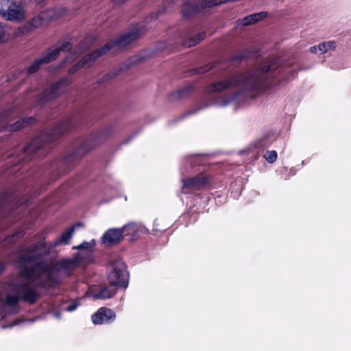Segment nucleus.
I'll return each mask as SVG.
<instances>
[{
  "label": "nucleus",
  "mask_w": 351,
  "mask_h": 351,
  "mask_svg": "<svg viewBox=\"0 0 351 351\" xmlns=\"http://www.w3.org/2000/svg\"><path fill=\"white\" fill-rule=\"evenodd\" d=\"M251 53V51L243 49L217 64H206L197 69V73H204L212 69L215 71L217 67H219V70L223 72L219 80L206 87V92L208 93H221L243 86L242 89L236 90L217 101L216 104L219 107H225L232 104H242L248 99L254 97V92L261 93L280 84L282 68L278 58L267 60L245 72H233L250 57Z\"/></svg>",
  "instance_id": "obj_1"
},
{
  "label": "nucleus",
  "mask_w": 351,
  "mask_h": 351,
  "mask_svg": "<svg viewBox=\"0 0 351 351\" xmlns=\"http://www.w3.org/2000/svg\"><path fill=\"white\" fill-rule=\"evenodd\" d=\"M114 132L112 125L96 131L86 136L75 145V149L70 154L55 160L45 168L38 167L29 171L25 177L17 181L16 188L0 193V217L5 209L9 207L12 201L19 197L27 188L43 191L51 182L62 174L71 171L75 163L88 152L104 143Z\"/></svg>",
  "instance_id": "obj_2"
},
{
  "label": "nucleus",
  "mask_w": 351,
  "mask_h": 351,
  "mask_svg": "<svg viewBox=\"0 0 351 351\" xmlns=\"http://www.w3.org/2000/svg\"><path fill=\"white\" fill-rule=\"evenodd\" d=\"M104 110V109H99L88 116L75 117L60 122L53 128L32 139L29 145L24 147L20 153L18 162L26 163L34 157L41 158L45 156L49 152L47 147L49 143L58 140L62 134L70 130L78 129L88 122L89 119L99 120L101 119L106 115V113L103 112Z\"/></svg>",
  "instance_id": "obj_3"
},
{
  "label": "nucleus",
  "mask_w": 351,
  "mask_h": 351,
  "mask_svg": "<svg viewBox=\"0 0 351 351\" xmlns=\"http://www.w3.org/2000/svg\"><path fill=\"white\" fill-rule=\"evenodd\" d=\"M17 263L20 276L29 282H34L44 274H47L48 282L52 286L60 282L58 275L53 273L54 270L58 271L59 269L53 268L49 270V266L45 264L43 258L39 253L35 254H21L18 259Z\"/></svg>",
  "instance_id": "obj_4"
},
{
  "label": "nucleus",
  "mask_w": 351,
  "mask_h": 351,
  "mask_svg": "<svg viewBox=\"0 0 351 351\" xmlns=\"http://www.w3.org/2000/svg\"><path fill=\"white\" fill-rule=\"evenodd\" d=\"M72 44L69 41L58 42L54 47L47 48L33 62L26 67L29 75L36 73L43 64L50 63L58 58L61 51H70Z\"/></svg>",
  "instance_id": "obj_5"
},
{
  "label": "nucleus",
  "mask_w": 351,
  "mask_h": 351,
  "mask_svg": "<svg viewBox=\"0 0 351 351\" xmlns=\"http://www.w3.org/2000/svg\"><path fill=\"white\" fill-rule=\"evenodd\" d=\"M145 32L146 29L144 25L137 24L132 27L123 34L118 36L114 39L109 40L106 44L98 49L102 56L105 55L114 47H123L130 45L140 38Z\"/></svg>",
  "instance_id": "obj_6"
},
{
  "label": "nucleus",
  "mask_w": 351,
  "mask_h": 351,
  "mask_svg": "<svg viewBox=\"0 0 351 351\" xmlns=\"http://www.w3.org/2000/svg\"><path fill=\"white\" fill-rule=\"evenodd\" d=\"M130 275L126 264L121 258L111 261L108 267V280L118 288L125 289L128 286Z\"/></svg>",
  "instance_id": "obj_7"
},
{
  "label": "nucleus",
  "mask_w": 351,
  "mask_h": 351,
  "mask_svg": "<svg viewBox=\"0 0 351 351\" xmlns=\"http://www.w3.org/2000/svg\"><path fill=\"white\" fill-rule=\"evenodd\" d=\"M70 84L69 77H64L46 87L38 95L36 104L43 107L49 101L58 98L64 88Z\"/></svg>",
  "instance_id": "obj_8"
},
{
  "label": "nucleus",
  "mask_w": 351,
  "mask_h": 351,
  "mask_svg": "<svg viewBox=\"0 0 351 351\" xmlns=\"http://www.w3.org/2000/svg\"><path fill=\"white\" fill-rule=\"evenodd\" d=\"M215 7L212 0H202L199 3L185 1L182 7L181 13L184 19H190L204 12L206 8Z\"/></svg>",
  "instance_id": "obj_9"
},
{
  "label": "nucleus",
  "mask_w": 351,
  "mask_h": 351,
  "mask_svg": "<svg viewBox=\"0 0 351 351\" xmlns=\"http://www.w3.org/2000/svg\"><path fill=\"white\" fill-rule=\"evenodd\" d=\"M182 181L183 183V192L188 193L193 191L206 188L210 182V178L207 176L198 174L193 177L183 178Z\"/></svg>",
  "instance_id": "obj_10"
},
{
  "label": "nucleus",
  "mask_w": 351,
  "mask_h": 351,
  "mask_svg": "<svg viewBox=\"0 0 351 351\" xmlns=\"http://www.w3.org/2000/svg\"><path fill=\"white\" fill-rule=\"evenodd\" d=\"M13 291L19 295H21L20 296L21 299L25 302H29L30 304H35L40 296L35 289L29 287V283L23 282L16 284L13 287Z\"/></svg>",
  "instance_id": "obj_11"
},
{
  "label": "nucleus",
  "mask_w": 351,
  "mask_h": 351,
  "mask_svg": "<svg viewBox=\"0 0 351 351\" xmlns=\"http://www.w3.org/2000/svg\"><path fill=\"white\" fill-rule=\"evenodd\" d=\"M1 15L5 19L14 22L22 21L25 17L22 6L15 2L10 3Z\"/></svg>",
  "instance_id": "obj_12"
},
{
  "label": "nucleus",
  "mask_w": 351,
  "mask_h": 351,
  "mask_svg": "<svg viewBox=\"0 0 351 351\" xmlns=\"http://www.w3.org/2000/svg\"><path fill=\"white\" fill-rule=\"evenodd\" d=\"M114 285L99 286L90 291V295L94 300H106L112 298L117 292Z\"/></svg>",
  "instance_id": "obj_13"
},
{
  "label": "nucleus",
  "mask_w": 351,
  "mask_h": 351,
  "mask_svg": "<svg viewBox=\"0 0 351 351\" xmlns=\"http://www.w3.org/2000/svg\"><path fill=\"white\" fill-rule=\"evenodd\" d=\"M116 318V313L106 307L99 308L92 315L91 320L94 324H104L112 323Z\"/></svg>",
  "instance_id": "obj_14"
},
{
  "label": "nucleus",
  "mask_w": 351,
  "mask_h": 351,
  "mask_svg": "<svg viewBox=\"0 0 351 351\" xmlns=\"http://www.w3.org/2000/svg\"><path fill=\"white\" fill-rule=\"evenodd\" d=\"M121 228L108 229L101 237V243L106 246H113L120 243L123 239Z\"/></svg>",
  "instance_id": "obj_15"
},
{
  "label": "nucleus",
  "mask_w": 351,
  "mask_h": 351,
  "mask_svg": "<svg viewBox=\"0 0 351 351\" xmlns=\"http://www.w3.org/2000/svg\"><path fill=\"white\" fill-rule=\"evenodd\" d=\"M102 55L99 49L93 51L91 53L84 56L81 60H80L74 65H73L69 69V73L70 75L75 73L82 68L86 66H89L91 62H95Z\"/></svg>",
  "instance_id": "obj_16"
},
{
  "label": "nucleus",
  "mask_w": 351,
  "mask_h": 351,
  "mask_svg": "<svg viewBox=\"0 0 351 351\" xmlns=\"http://www.w3.org/2000/svg\"><path fill=\"white\" fill-rule=\"evenodd\" d=\"M122 229L123 239L127 237L129 241H135L139 237L141 226L134 222H130L123 227Z\"/></svg>",
  "instance_id": "obj_17"
},
{
  "label": "nucleus",
  "mask_w": 351,
  "mask_h": 351,
  "mask_svg": "<svg viewBox=\"0 0 351 351\" xmlns=\"http://www.w3.org/2000/svg\"><path fill=\"white\" fill-rule=\"evenodd\" d=\"M21 300L20 295H13L8 294L6 296V300L0 295V317H4L6 315V308L7 306H16Z\"/></svg>",
  "instance_id": "obj_18"
},
{
  "label": "nucleus",
  "mask_w": 351,
  "mask_h": 351,
  "mask_svg": "<svg viewBox=\"0 0 351 351\" xmlns=\"http://www.w3.org/2000/svg\"><path fill=\"white\" fill-rule=\"evenodd\" d=\"M35 121L36 119L32 116L24 117L12 124H8L6 126V130L9 132H16L23 128L32 125Z\"/></svg>",
  "instance_id": "obj_19"
},
{
  "label": "nucleus",
  "mask_w": 351,
  "mask_h": 351,
  "mask_svg": "<svg viewBox=\"0 0 351 351\" xmlns=\"http://www.w3.org/2000/svg\"><path fill=\"white\" fill-rule=\"evenodd\" d=\"M268 15L267 12H260L246 16L241 20L242 25L247 26L256 23L266 18Z\"/></svg>",
  "instance_id": "obj_20"
},
{
  "label": "nucleus",
  "mask_w": 351,
  "mask_h": 351,
  "mask_svg": "<svg viewBox=\"0 0 351 351\" xmlns=\"http://www.w3.org/2000/svg\"><path fill=\"white\" fill-rule=\"evenodd\" d=\"M193 86L192 85H186L184 87L178 88L176 91L171 93L169 95V99L171 101L180 99L186 95L192 90Z\"/></svg>",
  "instance_id": "obj_21"
},
{
  "label": "nucleus",
  "mask_w": 351,
  "mask_h": 351,
  "mask_svg": "<svg viewBox=\"0 0 351 351\" xmlns=\"http://www.w3.org/2000/svg\"><path fill=\"white\" fill-rule=\"evenodd\" d=\"M46 246L47 243L45 239H43L24 247L22 252L25 253H32V254H38V252L46 247ZM39 254L43 256L42 253L39 252Z\"/></svg>",
  "instance_id": "obj_22"
},
{
  "label": "nucleus",
  "mask_w": 351,
  "mask_h": 351,
  "mask_svg": "<svg viewBox=\"0 0 351 351\" xmlns=\"http://www.w3.org/2000/svg\"><path fill=\"white\" fill-rule=\"evenodd\" d=\"M75 231V226L70 227L67 230L63 232L60 238L56 240L52 247H56L62 243L68 244L73 236V233Z\"/></svg>",
  "instance_id": "obj_23"
},
{
  "label": "nucleus",
  "mask_w": 351,
  "mask_h": 351,
  "mask_svg": "<svg viewBox=\"0 0 351 351\" xmlns=\"http://www.w3.org/2000/svg\"><path fill=\"white\" fill-rule=\"evenodd\" d=\"M58 265L61 269H74L77 266V260L75 258H73V259H69V258L62 259V260H61V261H60L58 262Z\"/></svg>",
  "instance_id": "obj_24"
},
{
  "label": "nucleus",
  "mask_w": 351,
  "mask_h": 351,
  "mask_svg": "<svg viewBox=\"0 0 351 351\" xmlns=\"http://www.w3.org/2000/svg\"><path fill=\"white\" fill-rule=\"evenodd\" d=\"M206 34L204 32H199L195 35L194 36H190L189 38V40L186 41L184 43L185 45H187L188 47H192L194 45H196L199 43H200L202 40H203L205 38Z\"/></svg>",
  "instance_id": "obj_25"
},
{
  "label": "nucleus",
  "mask_w": 351,
  "mask_h": 351,
  "mask_svg": "<svg viewBox=\"0 0 351 351\" xmlns=\"http://www.w3.org/2000/svg\"><path fill=\"white\" fill-rule=\"evenodd\" d=\"M317 48L322 54L326 53L330 50L335 49L336 43L332 40L323 42L317 45Z\"/></svg>",
  "instance_id": "obj_26"
},
{
  "label": "nucleus",
  "mask_w": 351,
  "mask_h": 351,
  "mask_svg": "<svg viewBox=\"0 0 351 351\" xmlns=\"http://www.w3.org/2000/svg\"><path fill=\"white\" fill-rule=\"evenodd\" d=\"M186 165H190L191 168H193L195 165H200L202 164V158L199 155H191L187 156L184 159Z\"/></svg>",
  "instance_id": "obj_27"
},
{
  "label": "nucleus",
  "mask_w": 351,
  "mask_h": 351,
  "mask_svg": "<svg viewBox=\"0 0 351 351\" xmlns=\"http://www.w3.org/2000/svg\"><path fill=\"white\" fill-rule=\"evenodd\" d=\"M208 106V104L199 105V106H197L196 108H194L193 109H192L191 110H189L186 112L184 113L178 119H176L175 121L176 122V121H178L180 120H182L184 118H186V117H189L190 115H192V114L197 112L198 111H199L201 110H203V109L207 108Z\"/></svg>",
  "instance_id": "obj_28"
},
{
  "label": "nucleus",
  "mask_w": 351,
  "mask_h": 351,
  "mask_svg": "<svg viewBox=\"0 0 351 351\" xmlns=\"http://www.w3.org/2000/svg\"><path fill=\"white\" fill-rule=\"evenodd\" d=\"M95 245V240L92 239L90 241H83L77 246H74L73 249L91 250Z\"/></svg>",
  "instance_id": "obj_29"
},
{
  "label": "nucleus",
  "mask_w": 351,
  "mask_h": 351,
  "mask_svg": "<svg viewBox=\"0 0 351 351\" xmlns=\"http://www.w3.org/2000/svg\"><path fill=\"white\" fill-rule=\"evenodd\" d=\"M34 282H35L34 285L36 287L40 289H47L52 287V285L49 283L47 278L45 280H39L38 278L36 279ZM32 283H33V282Z\"/></svg>",
  "instance_id": "obj_30"
},
{
  "label": "nucleus",
  "mask_w": 351,
  "mask_h": 351,
  "mask_svg": "<svg viewBox=\"0 0 351 351\" xmlns=\"http://www.w3.org/2000/svg\"><path fill=\"white\" fill-rule=\"evenodd\" d=\"M270 143L269 138L268 136H264L256 142V146L257 148L263 149L268 147Z\"/></svg>",
  "instance_id": "obj_31"
},
{
  "label": "nucleus",
  "mask_w": 351,
  "mask_h": 351,
  "mask_svg": "<svg viewBox=\"0 0 351 351\" xmlns=\"http://www.w3.org/2000/svg\"><path fill=\"white\" fill-rule=\"evenodd\" d=\"M264 158L268 162L273 163L276 160L277 152L275 150L268 151L265 154Z\"/></svg>",
  "instance_id": "obj_32"
},
{
  "label": "nucleus",
  "mask_w": 351,
  "mask_h": 351,
  "mask_svg": "<svg viewBox=\"0 0 351 351\" xmlns=\"http://www.w3.org/2000/svg\"><path fill=\"white\" fill-rule=\"evenodd\" d=\"M123 70L122 67L119 68L117 71L112 73H108L102 76L101 78V82H107L112 79V77H114L116 75L119 74V73Z\"/></svg>",
  "instance_id": "obj_33"
},
{
  "label": "nucleus",
  "mask_w": 351,
  "mask_h": 351,
  "mask_svg": "<svg viewBox=\"0 0 351 351\" xmlns=\"http://www.w3.org/2000/svg\"><path fill=\"white\" fill-rule=\"evenodd\" d=\"M13 112L12 108H10L5 109L0 112V120H4L8 119Z\"/></svg>",
  "instance_id": "obj_34"
},
{
  "label": "nucleus",
  "mask_w": 351,
  "mask_h": 351,
  "mask_svg": "<svg viewBox=\"0 0 351 351\" xmlns=\"http://www.w3.org/2000/svg\"><path fill=\"white\" fill-rule=\"evenodd\" d=\"M80 305V302L78 301H75L73 302H72L71 304H69L66 308V310L69 312H72L73 311H75Z\"/></svg>",
  "instance_id": "obj_35"
},
{
  "label": "nucleus",
  "mask_w": 351,
  "mask_h": 351,
  "mask_svg": "<svg viewBox=\"0 0 351 351\" xmlns=\"http://www.w3.org/2000/svg\"><path fill=\"white\" fill-rule=\"evenodd\" d=\"M10 4V0H0V14L4 12L5 8Z\"/></svg>",
  "instance_id": "obj_36"
},
{
  "label": "nucleus",
  "mask_w": 351,
  "mask_h": 351,
  "mask_svg": "<svg viewBox=\"0 0 351 351\" xmlns=\"http://www.w3.org/2000/svg\"><path fill=\"white\" fill-rule=\"evenodd\" d=\"M24 235V232H22V231H20V232H15L14 234H13L10 238L9 239L10 241H13V239L14 238H16V239H19V238H21L23 237Z\"/></svg>",
  "instance_id": "obj_37"
},
{
  "label": "nucleus",
  "mask_w": 351,
  "mask_h": 351,
  "mask_svg": "<svg viewBox=\"0 0 351 351\" xmlns=\"http://www.w3.org/2000/svg\"><path fill=\"white\" fill-rule=\"evenodd\" d=\"M34 1L37 5L41 7L45 6L47 3V0H34Z\"/></svg>",
  "instance_id": "obj_38"
},
{
  "label": "nucleus",
  "mask_w": 351,
  "mask_h": 351,
  "mask_svg": "<svg viewBox=\"0 0 351 351\" xmlns=\"http://www.w3.org/2000/svg\"><path fill=\"white\" fill-rule=\"evenodd\" d=\"M139 132H136L134 134L132 135L131 136H130L128 138L124 140L121 144L123 145H125V144H127L135 136H136L138 134Z\"/></svg>",
  "instance_id": "obj_39"
},
{
  "label": "nucleus",
  "mask_w": 351,
  "mask_h": 351,
  "mask_svg": "<svg viewBox=\"0 0 351 351\" xmlns=\"http://www.w3.org/2000/svg\"><path fill=\"white\" fill-rule=\"evenodd\" d=\"M317 51H319L318 48H317V45H314L309 48V51L311 53H317Z\"/></svg>",
  "instance_id": "obj_40"
},
{
  "label": "nucleus",
  "mask_w": 351,
  "mask_h": 351,
  "mask_svg": "<svg viewBox=\"0 0 351 351\" xmlns=\"http://www.w3.org/2000/svg\"><path fill=\"white\" fill-rule=\"evenodd\" d=\"M5 265L3 263L0 262V275H1L5 271Z\"/></svg>",
  "instance_id": "obj_41"
},
{
  "label": "nucleus",
  "mask_w": 351,
  "mask_h": 351,
  "mask_svg": "<svg viewBox=\"0 0 351 351\" xmlns=\"http://www.w3.org/2000/svg\"><path fill=\"white\" fill-rule=\"evenodd\" d=\"M4 34H3V28L0 25V42L3 39Z\"/></svg>",
  "instance_id": "obj_42"
},
{
  "label": "nucleus",
  "mask_w": 351,
  "mask_h": 351,
  "mask_svg": "<svg viewBox=\"0 0 351 351\" xmlns=\"http://www.w3.org/2000/svg\"><path fill=\"white\" fill-rule=\"evenodd\" d=\"M16 324H17V323H16V322H14L11 323V324H10V325H8V326H1V328H8V327H13V326H16Z\"/></svg>",
  "instance_id": "obj_43"
},
{
  "label": "nucleus",
  "mask_w": 351,
  "mask_h": 351,
  "mask_svg": "<svg viewBox=\"0 0 351 351\" xmlns=\"http://www.w3.org/2000/svg\"><path fill=\"white\" fill-rule=\"evenodd\" d=\"M163 11L164 10H162V11L158 10V14H156V16H152V19H156L158 18V16L163 12Z\"/></svg>",
  "instance_id": "obj_44"
},
{
  "label": "nucleus",
  "mask_w": 351,
  "mask_h": 351,
  "mask_svg": "<svg viewBox=\"0 0 351 351\" xmlns=\"http://www.w3.org/2000/svg\"><path fill=\"white\" fill-rule=\"evenodd\" d=\"M83 226V223L82 222H77L75 223L74 225H73L72 226H75V229L77 227H81Z\"/></svg>",
  "instance_id": "obj_45"
},
{
  "label": "nucleus",
  "mask_w": 351,
  "mask_h": 351,
  "mask_svg": "<svg viewBox=\"0 0 351 351\" xmlns=\"http://www.w3.org/2000/svg\"><path fill=\"white\" fill-rule=\"evenodd\" d=\"M54 315H55V317H56L57 319H60L61 318V313H60V312H59V311L56 312V313H54Z\"/></svg>",
  "instance_id": "obj_46"
},
{
  "label": "nucleus",
  "mask_w": 351,
  "mask_h": 351,
  "mask_svg": "<svg viewBox=\"0 0 351 351\" xmlns=\"http://www.w3.org/2000/svg\"><path fill=\"white\" fill-rule=\"evenodd\" d=\"M32 26H34V27H37L38 26V25L37 24V21H36V19H33L32 21Z\"/></svg>",
  "instance_id": "obj_47"
},
{
  "label": "nucleus",
  "mask_w": 351,
  "mask_h": 351,
  "mask_svg": "<svg viewBox=\"0 0 351 351\" xmlns=\"http://www.w3.org/2000/svg\"><path fill=\"white\" fill-rule=\"evenodd\" d=\"M44 254H49V251H47V250H46V251H45Z\"/></svg>",
  "instance_id": "obj_48"
}]
</instances>
